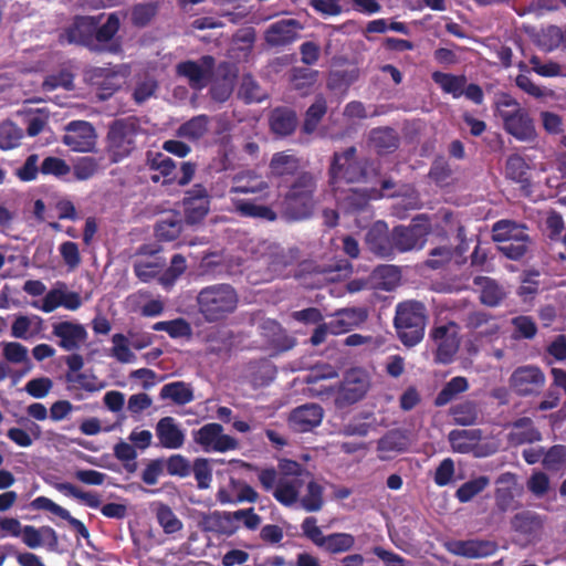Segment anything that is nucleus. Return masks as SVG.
<instances>
[{"instance_id": "nucleus-58", "label": "nucleus", "mask_w": 566, "mask_h": 566, "mask_svg": "<svg viewBox=\"0 0 566 566\" xmlns=\"http://www.w3.org/2000/svg\"><path fill=\"white\" fill-rule=\"evenodd\" d=\"M2 348V359L12 365L28 364L27 347L19 342H3L0 344Z\"/></svg>"}, {"instance_id": "nucleus-34", "label": "nucleus", "mask_w": 566, "mask_h": 566, "mask_svg": "<svg viewBox=\"0 0 566 566\" xmlns=\"http://www.w3.org/2000/svg\"><path fill=\"white\" fill-rule=\"evenodd\" d=\"M86 78L91 85L96 86L101 93V98L109 97L120 84L118 83V75L112 67H94L86 72Z\"/></svg>"}, {"instance_id": "nucleus-53", "label": "nucleus", "mask_w": 566, "mask_h": 566, "mask_svg": "<svg viewBox=\"0 0 566 566\" xmlns=\"http://www.w3.org/2000/svg\"><path fill=\"white\" fill-rule=\"evenodd\" d=\"M155 518H157V523H159L164 533L168 535L181 531V521L177 518L171 507L167 504L157 505V509H155Z\"/></svg>"}, {"instance_id": "nucleus-35", "label": "nucleus", "mask_w": 566, "mask_h": 566, "mask_svg": "<svg viewBox=\"0 0 566 566\" xmlns=\"http://www.w3.org/2000/svg\"><path fill=\"white\" fill-rule=\"evenodd\" d=\"M186 220L178 212L166 214L155 223V238L159 242H172L179 238Z\"/></svg>"}, {"instance_id": "nucleus-54", "label": "nucleus", "mask_w": 566, "mask_h": 566, "mask_svg": "<svg viewBox=\"0 0 566 566\" xmlns=\"http://www.w3.org/2000/svg\"><path fill=\"white\" fill-rule=\"evenodd\" d=\"M317 82V71L308 67H293L291 70V85L297 92H306Z\"/></svg>"}, {"instance_id": "nucleus-13", "label": "nucleus", "mask_w": 566, "mask_h": 566, "mask_svg": "<svg viewBox=\"0 0 566 566\" xmlns=\"http://www.w3.org/2000/svg\"><path fill=\"white\" fill-rule=\"evenodd\" d=\"M192 441L201 446L206 452L224 453L238 448V441L231 436L223 434V427L218 422H208L192 431Z\"/></svg>"}, {"instance_id": "nucleus-18", "label": "nucleus", "mask_w": 566, "mask_h": 566, "mask_svg": "<svg viewBox=\"0 0 566 566\" xmlns=\"http://www.w3.org/2000/svg\"><path fill=\"white\" fill-rule=\"evenodd\" d=\"M63 145L76 153H88L96 145V132L86 120H72L65 127Z\"/></svg>"}, {"instance_id": "nucleus-45", "label": "nucleus", "mask_w": 566, "mask_h": 566, "mask_svg": "<svg viewBox=\"0 0 566 566\" xmlns=\"http://www.w3.org/2000/svg\"><path fill=\"white\" fill-rule=\"evenodd\" d=\"M468 388L469 382H467L463 376L449 379V381L444 382L443 389L434 397V407L443 408L446 405L455 400L459 395L464 394Z\"/></svg>"}, {"instance_id": "nucleus-8", "label": "nucleus", "mask_w": 566, "mask_h": 566, "mask_svg": "<svg viewBox=\"0 0 566 566\" xmlns=\"http://www.w3.org/2000/svg\"><path fill=\"white\" fill-rule=\"evenodd\" d=\"M229 64L226 62L214 66V57L205 55L198 60H185L176 64V76L185 78L188 87L202 91L212 81L214 69L227 71Z\"/></svg>"}, {"instance_id": "nucleus-27", "label": "nucleus", "mask_w": 566, "mask_h": 566, "mask_svg": "<svg viewBox=\"0 0 566 566\" xmlns=\"http://www.w3.org/2000/svg\"><path fill=\"white\" fill-rule=\"evenodd\" d=\"M282 214L293 221L311 217L315 208V195H284L282 197Z\"/></svg>"}, {"instance_id": "nucleus-64", "label": "nucleus", "mask_w": 566, "mask_h": 566, "mask_svg": "<svg viewBox=\"0 0 566 566\" xmlns=\"http://www.w3.org/2000/svg\"><path fill=\"white\" fill-rule=\"evenodd\" d=\"M279 474H281V479H286L291 481H302L303 476H311V473L305 471L300 463L294 460L282 459L279 461V470H276Z\"/></svg>"}, {"instance_id": "nucleus-40", "label": "nucleus", "mask_w": 566, "mask_h": 566, "mask_svg": "<svg viewBox=\"0 0 566 566\" xmlns=\"http://www.w3.org/2000/svg\"><path fill=\"white\" fill-rule=\"evenodd\" d=\"M512 530L520 535L534 537L542 530V520L532 511L518 512L512 517Z\"/></svg>"}, {"instance_id": "nucleus-33", "label": "nucleus", "mask_w": 566, "mask_h": 566, "mask_svg": "<svg viewBox=\"0 0 566 566\" xmlns=\"http://www.w3.org/2000/svg\"><path fill=\"white\" fill-rule=\"evenodd\" d=\"M368 142H370L371 148L376 150L378 156H387L398 149L400 138L398 137V133L390 127H376L371 128Z\"/></svg>"}, {"instance_id": "nucleus-59", "label": "nucleus", "mask_w": 566, "mask_h": 566, "mask_svg": "<svg viewBox=\"0 0 566 566\" xmlns=\"http://www.w3.org/2000/svg\"><path fill=\"white\" fill-rule=\"evenodd\" d=\"M70 172L74 175L75 180L86 181L96 175L97 159L94 157L80 158L75 160L73 167H70Z\"/></svg>"}, {"instance_id": "nucleus-15", "label": "nucleus", "mask_w": 566, "mask_h": 566, "mask_svg": "<svg viewBox=\"0 0 566 566\" xmlns=\"http://www.w3.org/2000/svg\"><path fill=\"white\" fill-rule=\"evenodd\" d=\"M334 198L338 202V209L345 214L363 216L366 219L371 218V201L375 190L368 189H348L345 191L334 190Z\"/></svg>"}, {"instance_id": "nucleus-28", "label": "nucleus", "mask_w": 566, "mask_h": 566, "mask_svg": "<svg viewBox=\"0 0 566 566\" xmlns=\"http://www.w3.org/2000/svg\"><path fill=\"white\" fill-rule=\"evenodd\" d=\"M145 167L156 172L150 175V182L158 184L164 179V185L172 182V174H175V161L160 151L147 150L145 153Z\"/></svg>"}, {"instance_id": "nucleus-25", "label": "nucleus", "mask_w": 566, "mask_h": 566, "mask_svg": "<svg viewBox=\"0 0 566 566\" xmlns=\"http://www.w3.org/2000/svg\"><path fill=\"white\" fill-rule=\"evenodd\" d=\"M266 201H260L254 199H240L237 197L230 198L232 203V210L241 218L258 219L260 221L275 222L277 220V213L266 205Z\"/></svg>"}, {"instance_id": "nucleus-38", "label": "nucleus", "mask_w": 566, "mask_h": 566, "mask_svg": "<svg viewBox=\"0 0 566 566\" xmlns=\"http://www.w3.org/2000/svg\"><path fill=\"white\" fill-rule=\"evenodd\" d=\"M481 439L482 431L480 429H454L447 436L451 450L462 454L471 452Z\"/></svg>"}, {"instance_id": "nucleus-52", "label": "nucleus", "mask_w": 566, "mask_h": 566, "mask_svg": "<svg viewBox=\"0 0 566 566\" xmlns=\"http://www.w3.org/2000/svg\"><path fill=\"white\" fill-rule=\"evenodd\" d=\"M317 191V176L311 171H301L284 195L315 196Z\"/></svg>"}, {"instance_id": "nucleus-41", "label": "nucleus", "mask_w": 566, "mask_h": 566, "mask_svg": "<svg viewBox=\"0 0 566 566\" xmlns=\"http://www.w3.org/2000/svg\"><path fill=\"white\" fill-rule=\"evenodd\" d=\"M449 416L453 419V423L458 426H473L478 422L480 409H478V403L475 401L464 400L451 406V408H449Z\"/></svg>"}, {"instance_id": "nucleus-56", "label": "nucleus", "mask_w": 566, "mask_h": 566, "mask_svg": "<svg viewBox=\"0 0 566 566\" xmlns=\"http://www.w3.org/2000/svg\"><path fill=\"white\" fill-rule=\"evenodd\" d=\"M222 518L226 523H231L233 521H242L244 528L249 531H255L261 525V516L254 513V510L251 507L238 510L234 512H223Z\"/></svg>"}, {"instance_id": "nucleus-44", "label": "nucleus", "mask_w": 566, "mask_h": 566, "mask_svg": "<svg viewBox=\"0 0 566 566\" xmlns=\"http://www.w3.org/2000/svg\"><path fill=\"white\" fill-rule=\"evenodd\" d=\"M303 484L306 485L304 480H286L284 478L281 479L279 485L274 486L270 492H272V496H274L276 502L284 505V507H290L296 504L297 492H300V488H302Z\"/></svg>"}, {"instance_id": "nucleus-19", "label": "nucleus", "mask_w": 566, "mask_h": 566, "mask_svg": "<svg viewBox=\"0 0 566 566\" xmlns=\"http://www.w3.org/2000/svg\"><path fill=\"white\" fill-rule=\"evenodd\" d=\"M228 193L230 196L256 195L255 199L266 201L269 200V182L254 171L248 170L232 177V187L228 189Z\"/></svg>"}, {"instance_id": "nucleus-50", "label": "nucleus", "mask_w": 566, "mask_h": 566, "mask_svg": "<svg viewBox=\"0 0 566 566\" xmlns=\"http://www.w3.org/2000/svg\"><path fill=\"white\" fill-rule=\"evenodd\" d=\"M505 177L507 179L522 185V187L530 186V178L527 177V164L517 154L507 157L505 160Z\"/></svg>"}, {"instance_id": "nucleus-26", "label": "nucleus", "mask_w": 566, "mask_h": 566, "mask_svg": "<svg viewBox=\"0 0 566 566\" xmlns=\"http://www.w3.org/2000/svg\"><path fill=\"white\" fill-rule=\"evenodd\" d=\"M268 126H270V133L276 138L290 137L296 132V112L289 106L274 107L268 116Z\"/></svg>"}, {"instance_id": "nucleus-12", "label": "nucleus", "mask_w": 566, "mask_h": 566, "mask_svg": "<svg viewBox=\"0 0 566 566\" xmlns=\"http://www.w3.org/2000/svg\"><path fill=\"white\" fill-rule=\"evenodd\" d=\"M430 339L437 345L434 363L448 365L459 350V325L454 322L437 325L430 331Z\"/></svg>"}, {"instance_id": "nucleus-7", "label": "nucleus", "mask_w": 566, "mask_h": 566, "mask_svg": "<svg viewBox=\"0 0 566 566\" xmlns=\"http://www.w3.org/2000/svg\"><path fill=\"white\" fill-rule=\"evenodd\" d=\"M303 537L331 556L348 553L355 547V536L345 532H333L324 535L317 526L315 516H307L301 522Z\"/></svg>"}, {"instance_id": "nucleus-32", "label": "nucleus", "mask_w": 566, "mask_h": 566, "mask_svg": "<svg viewBox=\"0 0 566 566\" xmlns=\"http://www.w3.org/2000/svg\"><path fill=\"white\" fill-rule=\"evenodd\" d=\"M367 392V380L356 375L355 371L347 373L345 380L338 389L336 401L340 405H353L365 396Z\"/></svg>"}, {"instance_id": "nucleus-21", "label": "nucleus", "mask_w": 566, "mask_h": 566, "mask_svg": "<svg viewBox=\"0 0 566 566\" xmlns=\"http://www.w3.org/2000/svg\"><path fill=\"white\" fill-rule=\"evenodd\" d=\"M366 247L371 254L384 259H392L398 253L392 239L388 238V226L384 221H378L368 229Z\"/></svg>"}, {"instance_id": "nucleus-5", "label": "nucleus", "mask_w": 566, "mask_h": 566, "mask_svg": "<svg viewBox=\"0 0 566 566\" xmlns=\"http://www.w3.org/2000/svg\"><path fill=\"white\" fill-rule=\"evenodd\" d=\"M142 135V126L136 116L113 119L105 136V153L112 164H118L134 154L135 139Z\"/></svg>"}, {"instance_id": "nucleus-46", "label": "nucleus", "mask_w": 566, "mask_h": 566, "mask_svg": "<svg viewBox=\"0 0 566 566\" xmlns=\"http://www.w3.org/2000/svg\"><path fill=\"white\" fill-rule=\"evenodd\" d=\"M161 400H170L178 406H185L193 400L191 387L184 381H175L164 385L159 390Z\"/></svg>"}, {"instance_id": "nucleus-1", "label": "nucleus", "mask_w": 566, "mask_h": 566, "mask_svg": "<svg viewBox=\"0 0 566 566\" xmlns=\"http://www.w3.org/2000/svg\"><path fill=\"white\" fill-rule=\"evenodd\" d=\"M238 308V292L228 283L208 285L197 293V312L208 324L227 319Z\"/></svg>"}, {"instance_id": "nucleus-48", "label": "nucleus", "mask_w": 566, "mask_h": 566, "mask_svg": "<svg viewBox=\"0 0 566 566\" xmlns=\"http://www.w3.org/2000/svg\"><path fill=\"white\" fill-rule=\"evenodd\" d=\"M327 112V104H325V98L322 95L316 96V101L314 104L307 107L305 111V118H303V125H301V130L303 134L311 135L317 129V125L325 116Z\"/></svg>"}, {"instance_id": "nucleus-4", "label": "nucleus", "mask_w": 566, "mask_h": 566, "mask_svg": "<svg viewBox=\"0 0 566 566\" xmlns=\"http://www.w3.org/2000/svg\"><path fill=\"white\" fill-rule=\"evenodd\" d=\"M428 324V311L420 301H406L395 306L392 327L397 339L403 346L411 348L423 339V332Z\"/></svg>"}, {"instance_id": "nucleus-3", "label": "nucleus", "mask_w": 566, "mask_h": 566, "mask_svg": "<svg viewBox=\"0 0 566 566\" xmlns=\"http://www.w3.org/2000/svg\"><path fill=\"white\" fill-rule=\"evenodd\" d=\"M371 171V159L356 158V148L350 146L333 154L328 166V186L335 190L340 184H363L367 181Z\"/></svg>"}, {"instance_id": "nucleus-17", "label": "nucleus", "mask_w": 566, "mask_h": 566, "mask_svg": "<svg viewBox=\"0 0 566 566\" xmlns=\"http://www.w3.org/2000/svg\"><path fill=\"white\" fill-rule=\"evenodd\" d=\"M210 208V196H208L207 188L201 184H197L190 189L186 190L185 198H182V209H185L186 224L195 226L208 214Z\"/></svg>"}, {"instance_id": "nucleus-30", "label": "nucleus", "mask_w": 566, "mask_h": 566, "mask_svg": "<svg viewBox=\"0 0 566 566\" xmlns=\"http://www.w3.org/2000/svg\"><path fill=\"white\" fill-rule=\"evenodd\" d=\"M366 318L367 312L364 308L354 307L338 311L331 323L319 325L331 326V335H339L353 331V328L365 322Z\"/></svg>"}, {"instance_id": "nucleus-39", "label": "nucleus", "mask_w": 566, "mask_h": 566, "mask_svg": "<svg viewBox=\"0 0 566 566\" xmlns=\"http://www.w3.org/2000/svg\"><path fill=\"white\" fill-rule=\"evenodd\" d=\"M474 285L481 289V304L489 307H496L503 303L506 293L502 285L489 276L474 277Z\"/></svg>"}, {"instance_id": "nucleus-22", "label": "nucleus", "mask_w": 566, "mask_h": 566, "mask_svg": "<svg viewBox=\"0 0 566 566\" xmlns=\"http://www.w3.org/2000/svg\"><path fill=\"white\" fill-rule=\"evenodd\" d=\"M451 554L469 559L488 558L496 553V543L492 539H464L449 543Z\"/></svg>"}, {"instance_id": "nucleus-63", "label": "nucleus", "mask_w": 566, "mask_h": 566, "mask_svg": "<svg viewBox=\"0 0 566 566\" xmlns=\"http://www.w3.org/2000/svg\"><path fill=\"white\" fill-rule=\"evenodd\" d=\"M186 271V259L181 254H174L171 256L170 266L164 271L159 282L166 286H170L175 281Z\"/></svg>"}, {"instance_id": "nucleus-43", "label": "nucleus", "mask_w": 566, "mask_h": 566, "mask_svg": "<svg viewBox=\"0 0 566 566\" xmlns=\"http://www.w3.org/2000/svg\"><path fill=\"white\" fill-rule=\"evenodd\" d=\"M512 429L514 431L510 432V441L514 444H528L539 441V432L534 428L530 418H517L516 421L512 422Z\"/></svg>"}, {"instance_id": "nucleus-60", "label": "nucleus", "mask_w": 566, "mask_h": 566, "mask_svg": "<svg viewBox=\"0 0 566 566\" xmlns=\"http://www.w3.org/2000/svg\"><path fill=\"white\" fill-rule=\"evenodd\" d=\"M450 176H452V170H450V166L444 157L434 158L432 165H430V170H428V178H430L434 185L444 187L448 185V181H450Z\"/></svg>"}, {"instance_id": "nucleus-42", "label": "nucleus", "mask_w": 566, "mask_h": 566, "mask_svg": "<svg viewBox=\"0 0 566 566\" xmlns=\"http://www.w3.org/2000/svg\"><path fill=\"white\" fill-rule=\"evenodd\" d=\"M407 448V436L399 430H391L385 433V436L378 440V444H376V450L384 453V455H380V460L388 459V454L390 453L406 452Z\"/></svg>"}, {"instance_id": "nucleus-29", "label": "nucleus", "mask_w": 566, "mask_h": 566, "mask_svg": "<svg viewBox=\"0 0 566 566\" xmlns=\"http://www.w3.org/2000/svg\"><path fill=\"white\" fill-rule=\"evenodd\" d=\"M155 437L159 446L167 450H178L184 446V431L179 429L171 416H166L155 424Z\"/></svg>"}, {"instance_id": "nucleus-55", "label": "nucleus", "mask_w": 566, "mask_h": 566, "mask_svg": "<svg viewBox=\"0 0 566 566\" xmlns=\"http://www.w3.org/2000/svg\"><path fill=\"white\" fill-rule=\"evenodd\" d=\"M543 469L557 472L566 464V447L563 444H554V447L545 451V455L541 459Z\"/></svg>"}, {"instance_id": "nucleus-57", "label": "nucleus", "mask_w": 566, "mask_h": 566, "mask_svg": "<svg viewBox=\"0 0 566 566\" xmlns=\"http://www.w3.org/2000/svg\"><path fill=\"white\" fill-rule=\"evenodd\" d=\"M488 486V478L480 476L464 482L462 486L455 491V499L460 503H467L480 494Z\"/></svg>"}, {"instance_id": "nucleus-2", "label": "nucleus", "mask_w": 566, "mask_h": 566, "mask_svg": "<svg viewBox=\"0 0 566 566\" xmlns=\"http://www.w3.org/2000/svg\"><path fill=\"white\" fill-rule=\"evenodd\" d=\"M493 108L502 118L503 130L514 137L517 142L528 143L536 139V127L534 119L527 109L521 107L517 99L507 92H500L495 96Z\"/></svg>"}, {"instance_id": "nucleus-37", "label": "nucleus", "mask_w": 566, "mask_h": 566, "mask_svg": "<svg viewBox=\"0 0 566 566\" xmlns=\"http://www.w3.org/2000/svg\"><path fill=\"white\" fill-rule=\"evenodd\" d=\"M118 25H120V23L118 22V15L115 12L109 13V15H107V21L101 25L97 24V17H95L96 42L101 44H109L105 48V51L112 54L120 52V44L118 41H113L114 35L118 32Z\"/></svg>"}, {"instance_id": "nucleus-24", "label": "nucleus", "mask_w": 566, "mask_h": 566, "mask_svg": "<svg viewBox=\"0 0 566 566\" xmlns=\"http://www.w3.org/2000/svg\"><path fill=\"white\" fill-rule=\"evenodd\" d=\"M323 419V409L316 403L298 406L289 415V427L297 433L311 432Z\"/></svg>"}, {"instance_id": "nucleus-23", "label": "nucleus", "mask_w": 566, "mask_h": 566, "mask_svg": "<svg viewBox=\"0 0 566 566\" xmlns=\"http://www.w3.org/2000/svg\"><path fill=\"white\" fill-rule=\"evenodd\" d=\"M301 29L302 25L295 19L280 20L268 27L263 39L270 48L287 46L296 41Z\"/></svg>"}, {"instance_id": "nucleus-14", "label": "nucleus", "mask_w": 566, "mask_h": 566, "mask_svg": "<svg viewBox=\"0 0 566 566\" xmlns=\"http://www.w3.org/2000/svg\"><path fill=\"white\" fill-rule=\"evenodd\" d=\"M507 382L517 397L538 396L544 388V373L535 365L517 366Z\"/></svg>"}, {"instance_id": "nucleus-49", "label": "nucleus", "mask_w": 566, "mask_h": 566, "mask_svg": "<svg viewBox=\"0 0 566 566\" xmlns=\"http://www.w3.org/2000/svg\"><path fill=\"white\" fill-rule=\"evenodd\" d=\"M156 13H158V0L134 4L130 9V23L136 29H144Z\"/></svg>"}, {"instance_id": "nucleus-51", "label": "nucleus", "mask_w": 566, "mask_h": 566, "mask_svg": "<svg viewBox=\"0 0 566 566\" xmlns=\"http://www.w3.org/2000/svg\"><path fill=\"white\" fill-rule=\"evenodd\" d=\"M207 124L208 118L206 115L195 116L180 125L176 134H178L180 138L198 140L207 134Z\"/></svg>"}, {"instance_id": "nucleus-36", "label": "nucleus", "mask_w": 566, "mask_h": 566, "mask_svg": "<svg viewBox=\"0 0 566 566\" xmlns=\"http://www.w3.org/2000/svg\"><path fill=\"white\" fill-rule=\"evenodd\" d=\"M268 168H270V177L275 179L296 177L300 175V172H297V168H300V160H297L294 155L279 151L272 155V159H270Z\"/></svg>"}, {"instance_id": "nucleus-10", "label": "nucleus", "mask_w": 566, "mask_h": 566, "mask_svg": "<svg viewBox=\"0 0 566 566\" xmlns=\"http://www.w3.org/2000/svg\"><path fill=\"white\" fill-rule=\"evenodd\" d=\"M428 218L422 214L411 219L408 226H395L389 230V239L395 242L399 253L419 250L428 237Z\"/></svg>"}, {"instance_id": "nucleus-47", "label": "nucleus", "mask_w": 566, "mask_h": 566, "mask_svg": "<svg viewBox=\"0 0 566 566\" xmlns=\"http://www.w3.org/2000/svg\"><path fill=\"white\" fill-rule=\"evenodd\" d=\"M296 503L307 513H316L323 507V486L315 480L307 481L305 494L298 496Z\"/></svg>"}, {"instance_id": "nucleus-16", "label": "nucleus", "mask_w": 566, "mask_h": 566, "mask_svg": "<svg viewBox=\"0 0 566 566\" xmlns=\"http://www.w3.org/2000/svg\"><path fill=\"white\" fill-rule=\"evenodd\" d=\"M61 39L70 44H77L91 51L98 52L102 50L94 35V17L77 15L74 23L70 24L67 29L63 30Z\"/></svg>"}, {"instance_id": "nucleus-9", "label": "nucleus", "mask_w": 566, "mask_h": 566, "mask_svg": "<svg viewBox=\"0 0 566 566\" xmlns=\"http://www.w3.org/2000/svg\"><path fill=\"white\" fill-rule=\"evenodd\" d=\"M430 80H432L434 85L439 86L443 93L455 99L464 96L465 99L474 103V105H482V87L475 83L468 84L465 75H454L451 73L434 71L430 74Z\"/></svg>"}, {"instance_id": "nucleus-31", "label": "nucleus", "mask_w": 566, "mask_h": 566, "mask_svg": "<svg viewBox=\"0 0 566 566\" xmlns=\"http://www.w3.org/2000/svg\"><path fill=\"white\" fill-rule=\"evenodd\" d=\"M465 328L476 333L479 337L491 339L499 335L501 326H499L495 316L483 311H475L468 314V317H465Z\"/></svg>"}, {"instance_id": "nucleus-6", "label": "nucleus", "mask_w": 566, "mask_h": 566, "mask_svg": "<svg viewBox=\"0 0 566 566\" xmlns=\"http://www.w3.org/2000/svg\"><path fill=\"white\" fill-rule=\"evenodd\" d=\"M491 231L493 242L497 243V250L503 256L517 262L527 254L532 240L525 224L502 219L493 224Z\"/></svg>"}, {"instance_id": "nucleus-62", "label": "nucleus", "mask_w": 566, "mask_h": 566, "mask_svg": "<svg viewBox=\"0 0 566 566\" xmlns=\"http://www.w3.org/2000/svg\"><path fill=\"white\" fill-rule=\"evenodd\" d=\"M69 165L64 159L59 157L49 156L42 159L40 164V175L42 176H54L55 178H62L69 175Z\"/></svg>"}, {"instance_id": "nucleus-20", "label": "nucleus", "mask_w": 566, "mask_h": 566, "mask_svg": "<svg viewBox=\"0 0 566 566\" xmlns=\"http://www.w3.org/2000/svg\"><path fill=\"white\" fill-rule=\"evenodd\" d=\"M53 337L60 339L57 346L66 352L78 350L81 345L87 339V332L85 327L78 323L62 321L53 324Z\"/></svg>"}, {"instance_id": "nucleus-61", "label": "nucleus", "mask_w": 566, "mask_h": 566, "mask_svg": "<svg viewBox=\"0 0 566 566\" xmlns=\"http://www.w3.org/2000/svg\"><path fill=\"white\" fill-rule=\"evenodd\" d=\"M21 129H19L12 122H6L0 125V149L10 150L19 146L21 140Z\"/></svg>"}, {"instance_id": "nucleus-11", "label": "nucleus", "mask_w": 566, "mask_h": 566, "mask_svg": "<svg viewBox=\"0 0 566 566\" xmlns=\"http://www.w3.org/2000/svg\"><path fill=\"white\" fill-rule=\"evenodd\" d=\"M55 490L65 494V496L76 499L77 501L84 503V505H86L88 509L101 510V514L108 518L123 520L127 513V507H125V504L112 502L101 505L99 496H97L96 493L82 491L70 482H61L55 484Z\"/></svg>"}]
</instances>
